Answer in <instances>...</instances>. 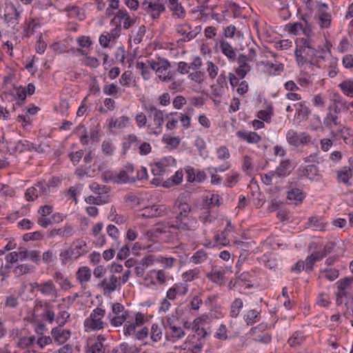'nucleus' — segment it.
I'll return each mask as SVG.
<instances>
[{
  "mask_svg": "<svg viewBox=\"0 0 353 353\" xmlns=\"http://www.w3.org/2000/svg\"><path fill=\"white\" fill-rule=\"evenodd\" d=\"M299 172L301 176H304L309 179L313 180L318 175L319 168L313 164L301 166L299 169Z\"/></svg>",
  "mask_w": 353,
  "mask_h": 353,
  "instance_id": "nucleus-20",
  "label": "nucleus"
},
{
  "mask_svg": "<svg viewBox=\"0 0 353 353\" xmlns=\"http://www.w3.org/2000/svg\"><path fill=\"white\" fill-rule=\"evenodd\" d=\"M194 112L193 108H189L187 110L185 114L179 113L180 115V121L181 122L182 126L188 128L190 127V121H191V115Z\"/></svg>",
  "mask_w": 353,
  "mask_h": 353,
  "instance_id": "nucleus-41",
  "label": "nucleus"
},
{
  "mask_svg": "<svg viewBox=\"0 0 353 353\" xmlns=\"http://www.w3.org/2000/svg\"><path fill=\"white\" fill-rule=\"evenodd\" d=\"M294 105L297 107L296 111L299 115H301L303 118H307L308 115L310 114V110L305 102H301Z\"/></svg>",
  "mask_w": 353,
  "mask_h": 353,
  "instance_id": "nucleus-49",
  "label": "nucleus"
},
{
  "mask_svg": "<svg viewBox=\"0 0 353 353\" xmlns=\"http://www.w3.org/2000/svg\"><path fill=\"white\" fill-rule=\"evenodd\" d=\"M90 189L95 194L99 195L105 194L108 192V188L105 185H101L96 182L92 183L90 185Z\"/></svg>",
  "mask_w": 353,
  "mask_h": 353,
  "instance_id": "nucleus-48",
  "label": "nucleus"
},
{
  "mask_svg": "<svg viewBox=\"0 0 353 353\" xmlns=\"http://www.w3.org/2000/svg\"><path fill=\"white\" fill-rule=\"evenodd\" d=\"M48 187L44 181L37 182L34 186L28 188L25 192V196L28 201H34L39 196L47 195Z\"/></svg>",
  "mask_w": 353,
  "mask_h": 353,
  "instance_id": "nucleus-8",
  "label": "nucleus"
},
{
  "mask_svg": "<svg viewBox=\"0 0 353 353\" xmlns=\"http://www.w3.org/2000/svg\"><path fill=\"white\" fill-rule=\"evenodd\" d=\"M105 348L103 343L99 341H96L89 344V348L87 353H104Z\"/></svg>",
  "mask_w": 353,
  "mask_h": 353,
  "instance_id": "nucleus-43",
  "label": "nucleus"
},
{
  "mask_svg": "<svg viewBox=\"0 0 353 353\" xmlns=\"http://www.w3.org/2000/svg\"><path fill=\"white\" fill-rule=\"evenodd\" d=\"M309 225L316 230H323L325 228L322 221L315 216H312L309 219Z\"/></svg>",
  "mask_w": 353,
  "mask_h": 353,
  "instance_id": "nucleus-52",
  "label": "nucleus"
},
{
  "mask_svg": "<svg viewBox=\"0 0 353 353\" xmlns=\"http://www.w3.org/2000/svg\"><path fill=\"white\" fill-rule=\"evenodd\" d=\"M11 12L5 14V21L8 23L12 29L14 34L19 31V27L17 26L19 23V19L20 18L21 12L17 10L15 6L12 4L10 6Z\"/></svg>",
  "mask_w": 353,
  "mask_h": 353,
  "instance_id": "nucleus-11",
  "label": "nucleus"
},
{
  "mask_svg": "<svg viewBox=\"0 0 353 353\" xmlns=\"http://www.w3.org/2000/svg\"><path fill=\"white\" fill-rule=\"evenodd\" d=\"M31 270V266L28 264H21L17 265L13 270V272L17 276L28 273Z\"/></svg>",
  "mask_w": 353,
  "mask_h": 353,
  "instance_id": "nucleus-55",
  "label": "nucleus"
},
{
  "mask_svg": "<svg viewBox=\"0 0 353 353\" xmlns=\"http://www.w3.org/2000/svg\"><path fill=\"white\" fill-rule=\"evenodd\" d=\"M236 61L239 64V67L245 68L247 69V71L251 70L252 67L248 63L250 61H249V59L247 58L246 55H244L243 54H240Z\"/></svg>",
  "mask_w": 353,
  "mask_h": 353,
  "instance_id": "nucleus-50",
  "label": "nucleus"
},
{
  "mask_svg": "<svg viewBox=\"0 0 353 353\" xmlns=\"http://www.w3.org/2000/svg\"><path fill=\"white\" fill-rule=\"evenodd\" d=\"M74 245H75V246L72 250H74V253L73 254L75 259L87 253V250H85V243H81L79 240H77L74 242Z\"/></svg>",
  "mask_w": 353,
  "mask_h": 353,
  "instance_id": "nucleus-42",
  "label": "nucleus"
},
{
  "mask_svg": "<svg viewBox=\"0 0 353 353\" xmlns=\"http://www.w3.org/2000/svg\"><path fill=\"white\" fill-rule=\"evenodd\" d=\"M218 159L223 160L229 159L230 157L228 149L225 146H221L216 150Z\"/></svg>",
  "mask_w": 353,
  "mask_h": 353,
  "instance_id": "nucleus-63",
  "label": "nucleus"
},
{
  "mask_svg": "<svg viewBox=\"0 0 353 353\" xmlns=\"http://www.w3.org/2000/svg\"><path fill=\"white\" fill-rule=\"evenodd\" d=\"M220 48L223 54L230 60L236 59V49L233 48L227 41L222 39L220 42Z\"/></svg>",
  "mask_w": 353,
  "mask_h": 353,
  "instance_id": "nucleus-25",
  "label": "nucleus"
},
{
  "mask_svg": "<svg viewBox=\"0 0 353 353\" xmlns=\"http://www.w3.org/2000/svg\"><path fill=\"white\" fill-rule=\"evenodd\" d=\"M323 272H325V277L330 281H334L339 275V270L334 268H325Z\"/></svg>",
  "mask_w": 353,
  "mask_h": 353,
  "instance_id": "nucleus-54",
  "label": "nucleus"
},
{
  "mask_svg": "<svg viewBox=\"0 0 353 353\" xmlns=\"http://www.w3.org/2000/svg\"><path fill=\"white\" fill-rule=\"evenodd\" d=\"M43 237V234L39 232L36 231L34 232H30L26 233L23 234V239L25 241H39L42 239Z\"/></svg>",
  "mask_w": 353,
  "mask_h": 353,
  "instance_id": "nucleus-53",
  "label": "nucleus"
},
{
  "mask_svg": "<svg viewBox=\"0 0 353 353\" xmlns=\"http://www.w3.org/2000/svg\"><path fill=\"white\" fill-rule=\"evenodd\" d=\"M292 170L293 168L290 161L286 159L281 161L279 165L274 171V173H276L279 177H285L291 173Z\"/></svg>",
  "mask_w": 353,
  "mask_h": 353,
  "instance_id": "nucleus-19",
  "label": "nucleus"
},
{
  "mask_svg": "<svg viewBox=\"0 0 353 353\" xmlns=\"http://www.w3.org/2000/svg\"><path fill=\"white\" fill-rule=\"evenodd\" d=\"M336 285L337 286L336 305H340L343 303V296L353 301V277L341 279L336 282Z\"/></svg>",
  "mask_w": 353,
  "mask_h": 353,
  "instance_id": "nucleus-2",
  "label": "nucleus"
},
{
  "mask_svg": "<svg viewBox=\"0 0 353 353\" xmlns=\"http://www.w3.org/2000/svg\"><path fill=\"white\" fill-rule=\"evenodd\" d=\"M199 270L198 269H193L183 274V277L185 281H191L194 278L198 277Z\"/></svg>",
  "mask_w": 353,
  "mask_h": 353,
  "instance_id": "nucleus-64",
  "label": "nucleus"
},
{
  "mask_svg": "<svg viewBox=\"0 0 353 353\" xmlns=\"http://www.w3.org/2000/svg\"><path fill=\"white\" fill-rule=\"evenodd\" d=\"M330 297L326 293H321L316 298V303L321 307H327L330 304Z\"/></svg>",
  "mask_w": 353,
  "mask_h": 353,
  "instance_id": "nucleus-56",
  "label": "nucleus"
},
{
  "mask_svg": "<svg viewBox=\"0 0 353 353\" xmlns=\"http://www.w3.org/2000/svg\"><path fill=\"white\" fill-rule=\"evenodd\" d=\"M144 323V315L141 312H137L134 317H132L125 323L123 326L124 335L130 336L134 334L136 327L143 325Z\"/></svg>",
  "mask_w": 353,
  "mask_h": 353,
  "instance_id": "nucleus-9",
  "label": "nucleus"
},
{
  "mask_svg": "<svg viewBox=\"0 0 353 353\" xmlns=\"http://www.w3.org/2000/svg\"><path fill=\"white\" fill-rule=\"evenodd\" d=\"M105 313V310L97 307L90 314V317L85 321V326L91 330H98L103 328L104 323L102 318Z\"/></svg>",
  "mask_w": 353,
  "mask_h": 353,
  "instance_id": "nucleus-5",
  "label": "nucleus"
},
{
  "mask_svg": "<svg viewBox=\"0 0 353 353\" xmlns=\"http://www.w3.org/2000/svg\"><path fill=\"white\" fill-rule=\"evenodd\" d=\"M288 143L293 146L299 147L300 145H305L310 141L311 137L305 132L299 134L295 130H290L286 134Z\"/></svg>",
  "mask_w": 353,
  "mask_h": 353,
  "instance_id": "nucleus-7",
  "label": "nucleus"
},
{
  "mask_svg": "<svg viewBox=\"0 0 353 353\" xmlns=\"http://www.w3.org/2000/svg\"><path fill=\"white\" fill-rule=\"evenodd\" d=\"M287 199L291 201L290 204L298 205L304 199L303 192L299 188H292L288 191Z\"/></svg>",
  "mask_w": 353,
  "mask_h": 353,
  "instance_id": "nucleus-23",
  "label": "nucleus"
},
{
  "mask_svg": "<svg viewBox=\"0 0 353 353\" xmlns=\"http://www.w3.org/2000/svg\"><path fill=\"white\" fill-rule=\"evenodd\" d=\"M130 312L126 310L124 311L121 314H118L114 316L112 319H110L111 325L117 327L123 324V322H126L127 319L129 317Z\"/></svg>",
  "mask_w": 353,
  "mask_h": 353,
  "instance_id": "nucleus-37",
  "label": "nucleus"
},
{
  "mask_svg": "<svg viewBox=\"0 0 353 353\" xmlns=\"http://www.w3.org/2000/svg\"><path fill=\"white\" fill-rule=\"evenodd\" d=\"M169 8L172 12V15L175 19H184L186 16V12L179 0H168Z\"/></svg>",
  "mask_w": 353,
  "mask_h": 353,
  "instance_id": "nucleus-15",
  "label": "nucleus"
},
{
  "mask_svg": "<svg viewBox=\"0 0 353 353\" xmlns=\"http://www.w3.org/2000/svg\"><path fill=\"white\" fill-rule=\"evenodd\" d=\"M243 306V301L239 299H235V300L231 304L230 316L232 318H236Z\"/></svg>",
  "mask_w": 353,
  "mask_h": 353,
  "instance_id": "nucleus-34",
  "label": "nucleus"
},
{
  "mask_svg": "<svg viewBox=\"0 0 353 353\" xmlns=\"http://www.w3.org/2000/svg\"><path fill=\"white\" fill-rule=\"evenodd\" d=\"M103 153L106 156H112L114 153V148L110 141H104L101 145Z\"/></svg>",
  "mask_w": 353,
  "mask_h": 353,
  "instance_id": "nucleus-51",
  "label": "nucleus"
},
{
  "mask_svg": "<svg viewBox=\"0 0 353 353\" xmlns=\"http://www.w3.org/2000/svg\"><path fill=\"white\" fill-rule=\"evenodd\" d=\"M286 28H288V31L294 34L297 35L299 32L303 29V25L301 23H294L293 24L288 23L286 25Z\"/></svg>",
  "mask_w": 353,
  "mask_h": 353,
  "instance_id": "nucleus-60",
  "label": "nucleus"
},
{
  "mask_svg": "<svg viewBox=\"0 0 353 353\" xmlns=\"http://www.w3.org/2000/svg\"><path fill=\"white\" fill-rule=\"evenodd\" d=\"M77 278L80 282L81 286L85 288V283L90 280L91 270L87 266H83L78 269L77 272Z\"/></svg>",
  "mask_w": 353,
  "mask_h": 353,
  "instance_id": "nucleus-21",
  "label": "nucleus"
},
{
  "mask_svg": "<svg viewBox=\"0 0 353 353\" xmlns=\"http://www.w3.org/2000/svg\"><path fill=\"white\" fill-rule=\"evenodd\" d=\"M140 347H141V345ZM119 351L120 353H139L141 347H137L134 345L130 346L128 343H123L119 345Z\"/></svg>",
  "mask_w": 353,
  "mask_h": 353,
  "instance_id": "nucleus-46",
  "label": "nucleus"
},
{
  "mask_svg": "<svg viewBox=\"0 0 353 353\" xmlns=\"http://www.w3.org/2000/svg\"><path fill=\"white\" fill-rule=\"evenodd\" d=\"M141 8L153 20L159 19L161 14L165 11V6L161 0H144Z\"/></svg>",
  "mask_w": 353,
  "mask_h": 353,
  "instance_id": "nucleus-4",
  "label": "nucleus"
},
{
  "mask_svg": "<svg viewBox=\"0 0 353 353\" xmlns=\"http://www.w3.org/2000/svg\"><path fill=\"white\" fill-rule=\"evenodd\" d=\"M162 337V330L157 324H153L151 327L150 338L154 342H158Z\"/></svg>",
  "mask_w": 353,
  "mask_h": 353,
  "instance_id": "nucleus-47",
  "label": "nucleus"
},
{
  "mask_svg": "<svg viewBox=\"0 0 353 353\" xmlns=\"http://www.w3.org/2000/svg\"><path fill=\"white\" fill-rule=\"evenodd\" d=\"M52 277L63 290H68L73 287L68 279L64 277L63 274L60 272H56Z\"/></svg>",
  "mask_w": 353,
  "mask_h": 353,
  "instance_id": "nucleus-27",
  "label": "nucleus"
},
{
  "mask_svg": "<svg viewBox=\"0 0 353 353\" xmlns=\"http://www.w3.org/2000/svg\"><path fill=\"white\" fill-rule=\"evenodd\" d=\"M181 305H179L175 310V314H172L170 316H168L166 320L167 325L170 327L175 326L176 321L179 319V318L183 314V310L181 308Z\"/></svg>",
  "mask_w": 353,
  "mask_h": 353,
  "instance_id": "nucleus-40",
  "label": "nucleus"
},
{
  "mask_svg": "<svg viewBox=\"0 0 353 353\" xmlns=\"http://www.w3.org/2000/svg\"><path fill=\"white\" fill-rule=\"evenodd\" d=\"M339 116L332 115L331 113H327L325 117L323 119V123L325 127L332 128L333 125L342 127L339 121Z\"/></svg>",
  "mask_w": 353,
  "mask_h": 353,
  "instance_id": "nucleus-35",
  "label": "nucleus"
},
{
  "mask_svg": "<svg viewBox=\"0 0 353 353\" xmlns=\"http://www.w3.org/2000/svg\"><path fill=\"white\" fill-rule=\"evenodd\" d=\"M52 338L58 345L65 343L70 337L71 332L61 327H56L51 331Z\"/></svg>",
  "mask_w": 353,
  "mask_h": 353,
  "instance_id": "nucleus-12",
  "label": "nucleus"
},
{
  "mask_svg": "<svg viewBox=\"0 0 353 353\" xmlns=\"http://www.w3.org/2000/svg\"><path fill=\"white\" fill-rule=\"evenodd\" d=\"M14 91L11 94L14 97L15 99H17L19 101L17 103V105H21L23 102L26 100L27 97V94L25 91V88L20 86H14Z\"/></svg>",
  "mask_w": 353,
  "mask_h": 353,
  "instance_id": "nucleus-29",
  "label": "nucleus"
},
{
  "mask_svg": "<svg viewBox=\"0 0 353 353\" xmlns=\"http://www.w3.org/2000/svg\"><path fill=\"white\" fill-rule=\"evenodd\" d=\"M207 278L213 283L222 285L224 283V272L223 271H214L207 274Z\"/></svg>",
  "mask_w": 353,
  "mask_h": 353,
  "instance_id": "nucleus-32",
  "label": "nucleus"
},
{
  "mask_svg": "<svg viewBox=\"0 0 353 353\" xmlns=\"http://www.w3.org/2000/svg\"><path fill=\"white\" fill-rule=\"evenodd\" d=\"M132 72L130 70L125 71L121 78L119 82L123 86H129L132 79Z\"/></svg>",
  "mask_w": 353,
  "mask_h": 353,
  "instance_id": "nucleus-58",
  "label": "nucleus"
},
{
  "mask_svg": "<svg viewBox=\"0 0 353 353\" xmlns=\"http://www.w3.org/2000/svg\"><path fill=\"white\" fill-rule=\"evenodd\" d=\"M188 290V285L186 283H175L166 292V297L169 300H174L176 296L185 295Z\"/></svg>",
  "mask_w": 353,
  "mask_h": 353,
  "instance_id": "nucleus-13",
  "label": "nucleus"
},
{
  "mask_svg": "<svg viewBox=\"0 0 353 353\" xmlns=\"http://www.w3.org/2000/svg\"><path fill=\"white\" fill-rule=\"evenodd\" d=\"M183 176V172L178 170L170 179H168L164 181L163 186L165 188H170L173 185H179L182 181Z\"/></svg>",
  "mask_w": 353,
  "mask_h": 353,
  "instance_id": "nucleus-31",
  "label": "nucleus"
},
{
  "mask_svg": "<svg viewBox=\"0 0 353 353\" xmlns=\"http://www.w3.org/2000/svg\"><path fill=\"white\" fill-rule=\"evenodd\" d=\"M318 19L319 25L321 28H327L331 23V15L327 12H321L318 13Z\"/></svg>",
  "mask_w": 353,
  "mask_h": 353,
  "instance_id": "nucleus-38",
  "label": "nucleus"
},
{
  "mask_svg": "<svg viewBox=\"0 0 353 353\" xmlns=\"http://www.w3.org/2000/svg\"><path fill=\"white\" fill-rule=\"evenodd\" d=\"M236 136L249 143H257L261 139V137L254 132H241L238 131Z\"/></svg>",
  "mask_w": 353,
  "mask_h": 353,
  "instance_id": "nucleus-26",
  "label": "nucleus"
},
{
  "mask_svg": "<svg viewBox=\"0 0 353 353\" xmlns=\"http://www.w3.org/2000/svg\"><path fill=\"white\" fill-rule=\"evenodd\" d=\"M103 92L106 95L114 96L118 92V88L114 83L105 85L103 87Z\"/></svg>",
  "mask_w": 353,
  "mask_h": 353,
  "instance_id": "nucleus-61",
  "label": "nucleus"
},
{
  "mask_svg": "<svg viewBox=\"0 0 353 353\" xmlns=\"http://www.w3.org/2000/svg\"><path fill=\"white\" fill-rule=\"evenodd\" d=\"M352 176V170L349 167H343L340 170L337 171V179L339 182L343 183L347 185H351L349 180Z\"/></svg>",
  "mask_w": 353,
  "mask_h": 353,
  "instance_id": "nucleus-24",
  "label": "nucleus"
},
{
  "mask_svg": "<svg viewBox=\"0 0 353 353\" xmlns=\"http://www.w3.org/2000/svg\"><path fill=\"white\" fill-rule=\"evenodd\" d=\"M139 143V141L138 140V138L136 135H128V137L123 139V154H125L127 151L132 148L134 150H136V149L138 148Z\"/></svg>",
  "mask_w": 353,
  "mask_h": 353,
  "instance_id": "nucleus-17",
  "label": "nucleus"
},
{
  "mask_svg": "<svg viewBox=\"0 0 353 353\" xmlns=\"http://www.w3.org/2000/svg\"><path fill=\"white\" fill-rule=\"evenodd\" d=\"M294 51L296 61L299 67L310 63L311 68L325 60L326 50L320 46H315L310 39L301 38L296 41Z\"/></svg>",
  "mask_w": 353,
  "mask_h": 353,
  "instance_id": "nucleus-1",
  "label": "nucleus"
},
{
  "mask_svg": "<svg viewBox=\"0 0 353 353\" xmlns=\"http://www.w3.org/2000/svg\"><path fill=\"white\" fill-rule=\"evenodd\" d=\"M74 233L73 228L70 225H65L64 228L53 229L50 231L48 237H54L60 236L61 237L68 238L72 236Z\"/></svg>",
  "mask_w": 353,
  "mask_h": 353,
  "instance_id": "nucleus-22",
  "label": "nucleus"
},
{
  "mask_svg": "<svg viewBox=\"0 0 353 353\" xmlns=\"http://www.w3.org/2000/svg\"><path fill=\"white\" fill-rule=\"evenodd\" d=\"M339 133L341 135L342 139L346 144L353 145V130L348 127L342 126L339 130Z\"/></svg>",
  "mask_w": 353,
  "mask_h": 353,
  "instance_id": "nucleus-30",
  "label": "nucleus"
},
{
  "mask_svg": "<svg viewBox=\"0 0 353 353\" xmlns=\"http://www.w3.org/2000/svg\"><path fill=\"white\" fill-rule=\"evenodd\" d=\"M343 93L348 97H353V81H345L340 84Z\"/></svg>",
  "mask_w": 353,
  "mask_h": 353,
  "instance_id": "nucleus-45",
  "label": "nucleus"
},
{
  "mask_svg": "<svg viewBox=\"0 0 353 353\" xmlns=\"http://www.w3.org/2000/svg\"><path fill=\"white\" fill-rule=\"evenodd\" d=\"M204 201L208 209H211L214 206L219 207L222 204V198L217 194H212L210 199L206 196Z\"/></svg>",
  "mask_w": 353,
  "mask_h": 353,
  "instance_id": "nucleus-33",
  "label": "nucleus"
},
{
  "mask_svg": "<svg viewBox=\"0 0 353 353\" xmlns=\"http://www.w3.org/2000/svg\"><path fill=\"white\" fill-rule=\"evenodd\" d=\"M39 292L42 295L46 297L57 298L58 296L57 287L52 280H48L41 283Z\"/></svg>",
  "mask_w": 353,
  "mask_h": 353,
  "instance_id": "nucleus-14",
  "label": "nucleus"
},
{
  "mask_svg": "<svg viewBox=\"0 0 353 353\" xmlns=\"http://www.w3.org/2000/svg\"><path fill=\"white\" fill-rule=\"evenodd\" d=\"M198 227L196 219L190 215H176L175 220L170 225V229L179 231H192Z\"/></svg>",
  "mask_w": 353,
  "mask_h": 353,
  "instance_id": "nucleus-3",
  "label": "nucleus"
},
{
  "mask_svg": "<svg viewBox=\"0 0 353 353\" xmlns=\"http://www.w3.org/2000/svg\"><path fill=\"white\" fill-rule=\"evenodd\" d=\"M114 183H132L129 179V176L126 175V172L121 170L118 174L114 176Z\"/></svg>",
  "mask_w": 353,
  "mask_h": 353,
  "instance_id": "nucleus-44",
  "label": "nucleus"
},
{
  "mask_svg": "<svg viewBox=\"0 0 353 353\" xmlns=\"http://www.w3.org/2000/svg\"><path fill=\"white\" fill-rule=\"evenodd\" d=\"M153 119L154 124L157 126V128L161 130L163 124L164 123L163 112L161 110L154 113Z\"/></svg>",
  "mask_w": 353,
  "mask_h": 353,
  "instance_id": "nucleus-57",
  "label": "nucleus"
},
{
  "mask_svg": "<svg viewBox=\"0 0 353 353\" xmlns=\"http://www.w3.org/2000/svg\"><path fill=\"white\" fill-rule=\"evenodd\" d=\"M331 101L332 103L327 107V113L339 116L342 112H347L349 110V105L339 95L334 94Z\"/></svg>",
  "mask_w": 353,
  "mask_h": 353,
  "instance_id": "nucleus-6",
  "label": "nucleus"
},
{
  "mask_svg": "<svg viewBox=\"0 0 353 353\" xmlns=\"http://www.w3.org/2000/svg\"><path fill=\"white\" fill-rule=\"evenodd\" d=\"M207 259L205 252L203 250L196 252L192 256V261L193 263L198 264L203 262Z\"/></svg>",
  "mask_w": 353,
  "mask_h": 353,
  "instance_id": "nucleus-59",
  "label": "nucleus"
},
{
  "mask_svg": "<svg viewBox=\"0 0 353 353\" xmlns=\"http://www.w3.org/2000/svg\"><path fill=\"white\" fill-rule=\"evenodd\" d=\"M175 205L179 210L176 215H190V213L192 210V207L188 203L182 202L180 200H177L176 201Z\"/></svg>",
  "mask_w": 353,
  "mask_h": 353,
  "instance_id": "nucleus-36",
  "label": "nucleus"
},
{
  "mask_svg": "<svg viewBox=\"0 0 353 353\" xmlns=\"http://www.w3.org/2000/svg\"><path fill=\"white\" fill-rule=\"evenodd\" d=\"M171 161V157H165L156 162L152 169L153 174L155 176L163 174L166 171Z\"/></svg>",
  "mask_w": 353,
  "mask_h": 353,
  "instance_id": "nucleus-16",
  "label": "nucleus"
},
{
  "mask_svg": "<svg viewBox=\"0 0 353 353\" xmlns=\"http://www.w3.org/2000/svg\"><path fill=\"white\" fill-rule=\"evenodd\" d=\"M259 314L260 312L256 310H249L244 316V319L247 325H252L259 321Z\"/></svg>",
  "mask_w": 353,
  "mask_h": 353,
  "instance_id": "nucleus-39",
  "label": "nucleus"
},
{
  "mask_svg": "<svg viewBox=\"0 0 353 353\" xmlns=\"http://www.w3.org/2000/svg\"><path fill=\"white\" fill-rule=\"evenodd\" d=\"M121 286L119 278L112 274L108 278H104L100 283L97 284V288L103 290L104 294L114 292L117 287Z\"/></svg>",
  "mask_w": 353,
  "mask_h": 353,
  "instance_id": "nucleus-10",
  "label": "nucleus"
},
{
  "mask_svg": "<svg viewBox=\"0 0 353 353\" xmlns=\"http://www.w3.org/2000/svg\"><path fill=\"white\" fill-rule=\"evenodd\" d=\"M305 340L303 333L300 331L294 332L292 336L288 339V343L292 347H296L301 345Z\"/></svg>",
  "mask_w": 353,
  "mask_h": 353,
  "instance_id": "nucleus-28",
  "label": "nucleus"
},
{
  "mask_svg": "<svg viewBox=\"0 0 353 353\" xmlns=\"http://www.w3.org/2000/svg\"><path fill=\"white\" fill-rule=\"evenodd\" d=\"M39 253L40 252L37 250H27L25 249L23 250L22 248H20L19 259L21 261L28 259L38 264L40 261Z\"/></svg>",
  "mask_w": 353,
  "mask_h": 353,
  "instance_id": "nucleus-18",
  "label": "nucleus"
},
{
  "mask_svg": "<svg viewBox=\"0 0 353 353\" xmlns=\"http://www.w3.org/2000/svg\"><path fill=\"white\" fill-rule=\"evenodd\" d=\"M28 149H30V148H28V141L20 140L16 143L14 150L15 152H23L28 151Z\"/></svg>",
  "mask_w": 353,
  "mask_h": 353,
  "instance_id": "nucleus-62",
  "label": "nucleus"
}]
</instances>
